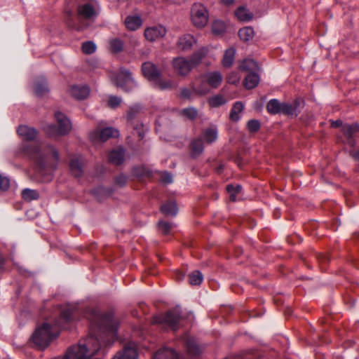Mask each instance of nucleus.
Segmentation results:
<instances>
[{"label":"nucleus","instance_id":"nucleus-1","mask_svg":"<svg viewBox=\"0 0 359 359\" xmlns=\"http://www.w3.org/2000/svg\"><path fill=\"white\" fill-rule=\"evenodd\" d=\"M58 326H60V325L57 323L53 325L47 322L43 323L33 333L32 336V342L39 349L46 348L58 335Z\"/></svg>","mask_w":359,"mask_h":359},{"label":"nucleus","instance_id":"nucleus-2","mask_svg":"<svg viewBox=\"0 0 359 359\" xmlns=\"http://www.w3.org/2000/svg\"><path fill=\"white\" fill-rule=\"evenodd\" d=\"M57 126L48 124L44 127V130L50 137L65 135L72 129V124L66 116L61 112L55 114Z\"/></svg>","mask_w":359,"mask_h":359},{"label":"nucleus","instance_id":"nucleus-3","mask_svg":"<svg viewBox=\"0 0 359 359\" xmlns=\"http://www.w3.org/2000/svg\"><path fill=\"white\" fill-rule=\"evenodd\" d=\"M180 310L176 307L173 310L168 311L165 315L154 317L152 323L165 324L170 329L177 330L180 327Z\"/></svg>","mask_w":359,"mask_h":359},{"label":"nucleus","instance_id":"nucleus-4","mask_svg":"<svg viewBox=\"0 0 359 359\" xmlns=\"http://www.w3.org/2000/svg\"><path fill=\"white\" fill-rule=\"evenodd\" d=\"M191 19L198 28L204 27L208 22V11L203 4L195 3L191 9Z\"/></svg>","mask_w":359,"mask_h":359},{"label":"nucleus","instance_id":"nucleus-5","mask_svg":"<svg viewBox=\"0 0 359 359\" xmlns=\"http://www.w3.org/2000/svg\"><path fill=\"white\" fill-rule=\"evenodd\" d=\"M118 135V131L114 128L107 127L102 129L97 128L89 134L90 140L96 143L97 142H105L110 137H115Z\"/></svg>","mask_w":359,"mask_h":359},{"label":"nucleus","instance_id":"nucleus-6","mask_svg":"<svg viewBox=\"0 0 359 359\" xmlns=\"http://www.w3.org/2000/svg\"><path fill=\"white\" fill-rule=\"evenodd\" d=\"M174 71L177 75L181 76H187L190 72L195 67L190 59L184 57H177L172 62Z\"/></svg>","mask_w":359,"mask_h":359},{"label":"nucleus","instance_id":"nucleus-7","mask_svg":"<svg viewBox=\"0 0 359 359\" xmlns=\"http://www.w3.org/2000/svg\"><path fill=\"white\" fill-rule=\"evenodd\" d=\"M48 151L46 154V156L41 152L39 148H34L29 151L27 150L26 152L30 156V158L34 159L39 165H43V160L53 158L55 161L59 159V154L55 148L49 147Z\"/></svg>","mask_w":359,"mask_h":359},{"label":"nucleus","instance_id":"nucleus-8","mask_svg":"<svg viewBox=\"0 0 359 359\" xmlns=\"http://www.w3.org/2000/svg\"><path fill=\"white\" fill-rule=\"evenodd\" d=\"M78 16L81 18L91 20L99 13V6L95 1H90L78 6Z\"/></svg>","mask_w":359,"mask_h":359},{"label":"nucleus","instance_id":"nucleus-9","mask_svg":"<svg viewBox=\"0 0 359 359\" xmlns=\"http://www.w3.org/2000/svg\"><path fill=\"white\" fill-rule=\"evenodd\" d=\"M165 34L166 29L162 25L150 27L144 30L146 39L151 42L162 39Z\"/></svg>","mask_w":359,"mask_h":359},{"label":"nucleus","instance_id":"nucleus-10","mask_svg":"<svg viewBox=\"0 0 359 359\" xmlns=\"http://www.w3.org/2000/svg\"><path fill=\"white\" fill-rule=\"evenodd\" d=\"M137 346L134 343H129L119 351L112 359H137Z\"/></svg>","mask_w":359,"mask_h":359},{"label":"nucleus","instance_id":"nucleus-11","mask_svg":"<svg viewBox=\"0 0 359 359\" xmlns=\"http://www.w3.org/2000/svg\"><path fill=\"white\" fill-rule=\"evenodd\" d=\"M192 90L197 95H204L210 92L207 80L202 75L197 78L191 85Z\"/></svg>","mask_w":359,"mask_h":359},{"label":"nucleus","instance_id":"nucleus-12","mask_svg":"<svg viewBox=\"0 0 359 359\" xmlns=\"http://www.w3.org/2000/svg\"><path fill=\"white\" fill-rule=\"evenodd\" d=\"M142 72L143 76L150 82L156 79L161 74L156 65L150 62H145L142 65Z\"/></svg>","mask_w":359,"mask_h":359},{"label":"nucleus","instance_id":"nucleus-13","mask_svg":"<svg viewBox=\"0 0 359 359\" xmlns=\"http://www.w3.org/2000/svg\"><path fill=\"white\" fill-rule=\"evenodd\" d=\"M124 83H131L135 84L131 72L126 69H121L116 83L118 86L121 87L124 90L129 91L130 89L125 88Z\"/></svg>","mask_w":359,"mask_h":359},{"label":"nucleus","instance_id":"nucleus-14","mask_svg":"<svg viewBox=\"0 0 359 359\" xmlns=\"http://www.w3.org/2000/svg\"><path fill=\"white\" fill-rule=\"evenodd\" d=\"M196 43V39L191 34H184L180 36L177 42V46L182 51L189 50Z\"/></svg>","mask_w":359,"mask_h":359},{"label":"nucleus","instance_id":"nucleus-15","mask_svg":"<svg viewBox=\"0 0 359 359\" xmlns=\"http://www.w3.org/2000/svg\"><path fill=\"white\" fill-rule=\"evenodd\" d=\"M209 86L212 88H217L223 81V76L219 72H208L204 74Z\"/></svg>","mask_w":359,"mask_h":359},{"label":"nucleus","instance_id":"nucleus-16","mask_svg":"<svg viewBox=\"0 0 359 359\" xmlns=\"http://www.w3.org/2000/svg\"><path fill=\"white\" fill-rule=\"evenodd\" d=\"M18 134L25 140H33L37 135L36 130L25 125L20 126L17 130Z\"/></svg>","mask_w":359,"mask_h":359},{"label":"nucleus","instance_id":"nucleus-17","mask_svg":"<svg viewBox=\"0 0 359 359\" xmlns=\"http://www.w3.org/2000/svg\"><path fill=\"white\" fill-rule=\"evenodd\" d=\"M302 102H303L300 100H295L292 104L284 102L282 104L280 112L287 115L297 116L299 112V108L300 107Z\"/></svg>","mask_w":359,"mask_h":359},{"label":"nucleus","instance_id":"nucleus-18","mask_svg":"<svg viewBox=\"0 0 359 359\" xmlns=\"http://www.w3.org/2000/svg\"><path fill=\"white\" fill-rule=\"evenodd\" d=\"M152 85L159 90H170L175 87V84L172 80L163 79L161 78V74L157 76L156 79H154L151 82Z\"/></svg>","mask_w":359,"mask_h":359},{"label":"nucleus","instance_id":"nucleus-19","mask_svg":"<svg viewBox=\"0 0 359 359\" xmlns=\"http://www.w3.org/2000/svg\"><path fill=\"white\" fill-rule=\"evenodd\" d=\"M69 168L72 174L79 177L83 174V162L81 158L76 156L71 159Z\"/></svg>","mask_w":359,"mask_h":359},{"label":"nucleus","instance_id":"nucleus-20","mask_svg":"<svg viewBox=\"0 0 359 359\" xmlns=\"http://www.w3.org/2000/svg\"><path fill=\"white\" fill-rule=\"evenodd\" d=\"M126 27L128 29L135 31L140 28L142 25V18L139 15H128L124 20Z\"/></svg>","mask_w":359,"mask_h":359},{"label":"nucleus","instance_id":"nucleus-21","mask_svg":"<svg viewBox=\"0 0 359 359\" xmlns=\"http://www.w3.org/2000/svg\"><path fill=\"white\" fill-rule=\"evenodd\" d=\"M109 161L114 165H120L124 161V149L121 147L113 149L109 154Z\"/></svg>","mask_w":359,"mask_h":359},{"label":"nucleus","instance_id":"nucleus-22","mask_svg":"<svg viewBox=\"0 0 359 359\" xmlns=\"http://www.w3.org/2000/svg\"><path fill=\"white\" fill-rule=\"evenodd\" d=\"M70 93L75 98L82 100L88 96L90 90L86 86H75L71 88Z\"/></svg>","mask_w":359,"mask_h":359},{"label":"nucleus","instance_id":"nucleus-23","mask_svg":"<svg viewBox=\"0 0 359 359\" xmlns=\"http://www.w3.org/2000/svg\"><path fill=\"white\" fill-rule=\"evenodd\" d=\"M154 359H179V357L173 349L163 348L156 353Z\"/></svg>","mask_w":359,"mask_h":359},{"label":"nucleus","instance_id":"nucleus-24","mask_svg":"<svg viewBox=\"0 0 359 359\" xmlns=\"http://www.w3.org/2000/svg\"><path fill=\"white\" fill-rule=\"evenodd\" d=\"M240 69L249 73H255L259 72L257 63L252 59L244 60L239 66Z\"/></svg>","mask_w":359,"mask_h":359},{"label":"nucleus","instance_id":"nucleus-25","mask_svg":"<svg viewBox=\"0 0 359 359\" xmlns=\"http://www.w3.org/2000/svg\"><path fill=\"white\" fill-rule=\"evenodd\" d=\"M218 130L216 127H210L203 130V138L208 144L215 142L217 139Z\"/></svg>","mask_w":359,"mask_h":359},{"label":"nucleus","instance_id":"nucleus-26","mask_svg":"<svg viewBox=\"0 0 359 359\" xmlns=\"http://www.w3.org/2000/svg\"><path fill=\"white\" fill-rule=\"evenodd\" d=\"M34 90L36 95L42 96L48 91L46 81L43 78L36 80L34 85Z\"/></svg>","mask_w":359,"mask_h":359},{"label":"nucleus","instance_id":"nucleus-27","mask_svg":"<svg viewBox=\"0 0 359 359\" xmlns=\"http://www.w3.org/2000/svg\"><path fill=\"white\" fill-rule=\"evenodd\" d=\"M259 82L258 72L249 73L244 80V86L247 89H252L256 87Z\"/></svg>","mask_w":359,"mask_h":359},{"label":"nucleus","instance_id":"nucleus-28","mask_svg":"<svg viewBox=\"0 0 359 359\" xmlns=\"http://www.w3.org/2000/svg\"><path fill=\"white\" fill-rule=\"evenodd\" d=\"M208 52V49L205 47H203L194 53L189 59L195 67L201 63L202 60L207 55Z\"/></svg>","mask_w":359,"mask_h":359},{"label":"nucleus","instance_id":"nucleus-29","mask_svg":"<svg viewBox=\"0 0 359 359\" xmlns=\"http://www.w3.org/2000/svg\"><path fill=\"white\" fill-rule=\"evenodd\" d=\"M235 15L240 21H250L253 18V14L245 7L240 6L235 11Z\"/></svg>","mask_w":359,"mask_h":359},{"label":"nucleus","instance_id":"nucleus-30","mask_svg":"<svg viewBox=\"0 0 359 359\" xmlns=\"http://www.w3.org/2000/svg\"><path fill=\"white\" fill-rule=\"evenodd\" d=\"M341 131L346 138L350 139L354 133L359 131V125L357 123L352 124L344 123Z\"/></svg>","mask_w":359,"mask_h":359},{"label":"nucleus","instance_id":"nucleus-31","mask_svg":"<svg viewBox=\"0 0 359 359\" xmlns=\"http://www.w3.org/2000/svg\"><path fill=\"white\" fill-rule=\"evenodd\" d=\"M243 104L241 102H236L230 112V119L233 121H238L240 119L239 114L243 110Z\"/></svg>","mask_w":359,"mask_h":359},{"label":"nucleus","instance_id":"nucleus-32","mask_svg":"<svg viewBox=\"0 0 359 359\" xmlns=\"http://www.w3.org/2000/svg\"><path fill=\"white\" fill-rule=\"evenodd\" d=\"M161 211L168 216H175L177 213V208L174 202H169L161 207Z\"/></svg>","mask_w":359,"mask_h":359},{"label":"nucleus","instance_id":"nucleus-33","mask_svg":"<svg viewBox=\"0 0 359 359\" xmlns=\"http://www.w3.org/2000/svg\"><path fill=\"white\" fill-rule=\"evenodd\" d=\"M282 104L276 99L271 100L266 105V109L271 114H276L281 111Z\"/></svg>","mask_w":359,"mask_h":359},{"label":"nucleus","instance_id":"nucleus-34","mask_svg":"<svg viewBox=\"0 0 359 359\" xmlns=\"http://www.w3.org/2000/svg\"><path fill=\"white\" fill-rule=\"evenodd\" d=\"M254 30L250 27H245L241 29L238 32V36L241 40L243 41H249L254 36Z\"/></svg>","mask_w":359,"mask_h":359},{"label":"nucleus","instance_id":"nucleus-35","mask_svg":"<svg viewBox=\"0 0 359 359\" xmlns=\"http://www.w3.org/2000/svg\"><path fill=\"white\" fill-rule=\"evenodd\" d=\"M235 52L236 50L233 48H230L225 51L222 60V64L224 67H229L233 64Z\"/></svg>","mask_w":359,"mask_h":359},{"label":"nucleus","instance_id":"nucleus-36","mask_svg":"<svg viewBox=\"0 0 359 359\" xmlns=\"http://www.w3.org/2000/svg\"><path fill=\"white\" fill-rule=\"evenodd\" d=\"M21 194L22 198L29 202L39 198V194L34 189H25L22 191Z\"/></svg>","mask_w":359,"mask_h":359},{"label":"nucleus","instance_id":"nucleus-37","mask_svg":"<svg viewBox=\"0 0 359 359\" xmlns=\"http://www.w3.org/2000/svg\"><path fill=\"white\" fill-rule=\"evenodd\" d=\"M226 30V24L224 22L216 20L212 24V32L214 34L220 35Z\"/></svg>","mask_w":359,"mask_h":359},{"label":"nucleus","instance_id":"nucleus-38","mask_svg":"<svg viewBox=\"0 0 359 359\" xmlns=\"http://www.w3.org/2000/svg\"><path fill=\"white\" fill-rule=\"evenodd\" d=\"M191 155L197 156L200 155L203 151V145L202 141L199 139L194 140L191 144Z\"/></svg>","mask_w":359,"mask_h":359},{"label":"nucleus","instance_id":"nucleus-39","mask_svg":"<svg viewBox=\"0 0 359 359\" xmlns=\"http://www.w3.org/2000/svg\"><path fill=\"white\" fill-rule=\"evenodd\" d=\"M242 187L241 185L233 186L229 184L226 187V191L229 195V199L231 201H236L237 199V195L241 192Z\"/></svg>","mask_w":359,"mask_h":359},{"label":"nucleus","instance_id":"nucleus-40","mask_svg":"<svg viewBox=\"0 0 359 359\" xmlns=\"http://www.w3.org/2000/svg\"><path fill=\"white\" fill-rule=\"evenodd\" d=\"M203 279V274L199 271H194L189 276V283L192 285H200Z\"/></svg>","mask_w":359,"mask_h":359},{"label":"nucleus","instance_id":"nucleus-41","mask_svg":"<svg viewBox=\"0 0 359 359\" xmlns=\"http://www.w3.org/2000/svg\"><path fill=\"white\" fill-rule=\"evenodd\" d=\"M110 50L114 53H118L123 50V41L117 38L112 39L109 41Z\"/></svg>","mask_w":359,"mask_h":359},{"label":"nucleus","instance_id":"nucleus-42","mask_svg":"<svg viewBox=\"0 0 359 359\" xmlns=\"http://www.w3.org/2000/svg\"><path fill=\"white\" fill-rule=\"evenodd\" d=\"M226 103L225 98L221 95H214L208 99V104L211 107H218Z\"/></svg>","mask_w":359,"mask_h":359},{"label":"nucleus","instance_id":"nucleus-43","mask_svg":"<svg viewBox=\"0 0 359 359\" xmlns=\"http://www.w3.org/2000/svg\"><path fill=\"white\" fill-rule=\"evenodd\" d=\"M184 340L188 353L191 355H197L199 353V348L196 344L187 337Z\"/></svg>","mask_w":359,"mask_h":359},{"label":"nucleus","instance_id":"nucleus-44","mask_svg":"<svg viewBox=\"0 0 359 359\" xmlns=\"http://www.w3.org/2000/svg\"><path fill=\"white\" fill-rule=\"evenodd\" d=\"M181 114L186 116L187 118L190 120H194L198 116V112L195 107H190L183 109L181 111Z\"/></svg>","mask_w":359,"mask_h":359},{"label":"nucleus","instance_id":"nucleus-45","mask_svg":"<svg viewBox=\"0 0 359 359\" xmlns=\"http://www.w3.org/2000/svg\"><path fill=\"white\" fill-rule=\"evenodd\" d=\"M82 51L85 54H92L96 50V45L93 41H86L82 44Z\"/></svg>","mask_w":359,"mask_h":359},{"label":"nucleus","instance_id":"nucleus-46","mask_svg":"<svg viewBox=\"0 0 359 359\" xmlns=\"http://www.w3.org/2000/svg\"><path fill=\"white\" fill-rule=\"evenodd\" d=\"M158 225L160 231L164 234L168 233L172 229V224L168 222L159 221Z\"/></svg>","mask_w":359,"mask_h":359},{"label":"nucleus","instance_id":"nucleus-47","mask_svg":"<svg viewBox=\"0 0 359 359\" xmlns=\"http://www.w3.org/2000/svg\"><path fill=\"white\" fill-rule=\"evenodd\" d=\"M248 129L251 133L257 132L260 128V123L257 120H250L248 122Z\"/></svg>","mask_w":359,"mask_h":359},{"label":"nucleus","instance_id":"nucleus-48","mask_svg":"<svg viewBox=\"0 0 359 359\" xmlns=\"http://www.w3.org/2000/svg\"><path fill=\"white\" fill-rule=\"evenodd\" d=\"M121 103V98L116 96H109L108 100V105L111 108H116Z\"/></svg>","mask_w":359,"mask_h":359},{"label":"nucleus","instance_id":"nucleus-49","mask_svg":"<svg viewBox=\"0 0 359 359\" xmlns=\"http://www.w3.org/2000/svg\"><path fill=\"white\" fill-rule=\"evenodd\" d=\"M60 318L65 322H68L72 319V311L69 309H66L61 312Z\"/></svg>","mask_w":359,"mask_h":359},{"label":"nucleus","instance_id":"nucleus-50","mask_svg":"<svg viewBox=\"0 0 359 359\" xmlns=\"http://www.w3.org/2000/svg\"><path fill=\"white\" fill-rule=\"evenodd\" d=\"M10 185L9 180L7 177L0 175V189L5 191Z\"/></svg>","mask_w":359,"mask_h":359},{"label":"nucleus","instance_id":"nucleus-51","mask_svg":"<svg viewBox=\"0 0 359 359\" xmlns=\"http://www.w3.org/2000/svg\"><path fill=\"white\" fill-rule=\"evenodd\" d=\"M126 182L127 177L124 175H119L116 176L115 178V183L120 187L124 186L126 184Z\"/></svg>","mask_w":359,"mask_h":359},{"label":"nucleus","instance_id":"nucleus-52","mask_svg":"<svg viewBox=\"0 0 359 359\" xmlns=\"http://www.w3.org/2000/svg\"><path fill=\"white\" fill-rule=\"evenodd\" d=\"M161 180L165 184L171 183L172 182V176L170 173L164 172L161 175Z\"/></svg>","mask_w":359,"mask_h":359},{"label":"nucleus","instance_id":"nucleus-53","mask_svg":"<svg viewBox=\"0 0 359 359\" xmlns=\"http://www.w3.org/2000/svg\"><path fill=\"white\" fill-rule=\"evenodd\" d=\"M240 78L236 73H231L227 77V81L231 84H236L239 82Z\"/></svg>","mask_w":359,"mask_h":359},{"label":"nucleus","instance_id":"nucleus-54","mask_svg":"<svg viewBox=\"0 0 359 359\" xmlns=\"http://www.w3.org/2000/svg\"><path fill=\"white\" fill-rule=\"evenodd\" d=\"M140 108L138 106L131 107L128 111V118L132 119L135 117V114L140 111Z\"/></svg>","mask_w":359,"mask_h":359},{"label":"nucleus","instance_id":"nucleus-55","mask_svg":"<svg viewBox=\"0 0 359 359\" xmlns=\"http://www.w3.org/2000/svg\"><path fill=\"white\" fill-rule=\"evenodd\" d=\"M191 92L187 89L184 88L181 91V95L183 97L189 98L191 96Z\"/></svg>","mask_w":359,"mask_h":359},{"label":"nucleus","instance_id":"nucleus-56","mask_svg":"<svg viewBox=\"0 0 359 359\" xmlns=\"http://www.w3.org/2000/svg\"><path fill=\"white\" fill-rule=\"evenodd\" d=\"M343 126H344V124L341 120H337L335 121L332 122V127H335V128L341 127V128H342Z\"/></svg>","mask_w":359,"mask_h":359},{"label":"nucleus","instance_id":"nucleus-57","mask_svg":"<svg viewBox=\"0 0 359 359\" xmlns=\"http://www.w3.org/2000/svg\"><path fill=\"white\" fill-rule=\"evenodd\" d=\"M184 274L183 273H182L181 271H177L176 272V278L178 280H181L184 279Z\"/></svg>","mask_w":359,"mask_h":359},{"label":"nucleus","instance_id":"nucleus-58","mask_svg":"<svg viewBox=\"0 0 359 359\" xmlns=\"http://www.w3.org/2000/svg\"><path fill=\"white\" fill-rule=\"evenodd\" d=\"M221 1L226 6L232 5L235 1V0H221Z\"/></svg>","mask_w":359,"mask_h":359},{"label":"nucleus","instance_id":"nucleus-59","mask_svg":"<svg viewBox=\"0 0 359 359\" xmlns=\"http://www.w3.org/2000/svg\"><path fill=\"white\" fill-rule=\"evenodd\" d=\"M4 259L1 256H0V273L4 269Z\"/></svg>","mask_w":359,"mask_h":359},{"label":"nucleus","instance_id":"nucleus-60","mask_svg":"<svg viewBox=\"0 0 359 359\" xmlns=\"http://www.w3.org/2000/svg\"><path fill=\"white\" fill-rule=\"evenodd\" d=\"M353 156L355 159L359 160V151L355 152Z\"/></svg>","mask_w":359,"mask_h":359},{"label":"nucleus","instance_id":"nucleus-61","mask_svg":"<svg viewBox=\"0 0 359 359\" xmlns=\"http://www.w3.org/2000/svg\"><path fill=\"white\" fill-rule=\"evenodd\" d=\"M327 260V258L325 256H323L321 257V262H326Z\"/></svg>","mask_w":359,"mask_h":359}]
</instances>
